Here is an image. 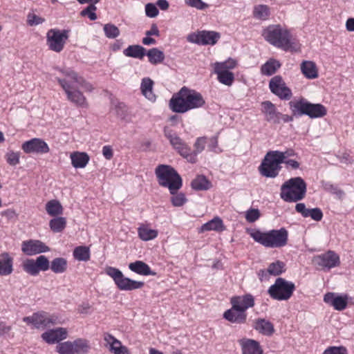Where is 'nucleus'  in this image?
Wrapping results in <instances>:
<instances>
[{
    "label": "nucleus",
    "mask_w": 354,
    "mask_h": 354,
    "mask_svg": "<svg viewBox=\"0 0 354 354\" xmlns=\"http://www.w3.org/2000/svg\"><path fill=\"white\" fill-rule=\"evenodd\" d=\"M55 69L58 70L64 76L57 77L56 80L65 91L67 99L78 106L87 107L86 99L78 89L77 85L81 86L86 91H91L93 89V86L69 68H55Z\"/></svg>",
    "instance_id": "nucleus-1"
},
{
    "label": "nucleus",
    "mask_w": 354,
    "mask_h": 354,
    "mask_svg": "<svg viewBox=\"0 0 354 354\" xmlns=\"http://www.w3.org/2000/svg\"><path fill=\"white\" fill-rule=\"evenodd\" d=\"M205 104V101L199 92L186 86L182 87L169 100L170 109L178 113L201 108Z\"/></svg>",
    "instance_id": "nucleus-2"
},
{
    "label": "nucleus",
    "mask_w": 354,
    "mask_h": 354,
    "mask_svg": "<svg viewBox=\"0 0 354 354\" xmlns=\"http://www.w3.org/2000/svg\"><path fill=\"white\" fill-rule=\"evenodd\" d=\"M262 35L269 44L283 50L297 51L299 49L298 42L280 25L268 26L263 30Z\"/></svg>",
    "instance_id": "nucleus-3"
},
{
    "label": "nucleus",
    "mask_w": 354,
    "mask_h": 354,
    "mask_svg": "<svg viewBox=\"0 0 354 354\" xmlns=\"http://www.w3.org/2000/svg\"><path fill=\"white\" fill-rule=\"evenodd\" d=\"M251 237L257 243L266 248H275L285 246L288 242V231L282 227L267 232L256 230L250 233Z\"/></svg>",
    "instance_id": "nucleus-4"
},
{
    "label": "nucleus",
    "mask_w": 354,
    "mask_h": 354,
    "mask_svg": "<svg viewBox=\"0 0 354 354\" xmlns=\"http://www.w3.org/2000/svg\"><path fill=\"white\" fill-rule=\"evenodd\" d=\"M307 185L301 177L291 178L281 186L280 197L288 203L302 200L306 193Z\"/></svg>",
    "instance_id": "nucleus-5"
},
{
    "label": "nucleus",
    "mask_w": 354,
    "mask_h": 354,
    "mask_svg": "<svg viewBox=\"0 0 354 354\" xmlns=\"http://www.w3.org/2000/svg\"><path fill=\"white\" fill-rule=\"evenodd\" d=\"M158 184L167 187L171 194H174L182 187V178L170 165H159L155 169Z\"/></svg>",
    "instance_id": "nucleus-6"
},
{
    "label": "nucleus",
    "mask_w": 354,
    "mask_h": 354,
    "mask_svg": "<svg viewBox=\"0 0 354 354\" xmlns=\"http://www.w3.org/2000/svg\"><path fill=\"white\" fill-rule=\"evenodd\" d=\"M290 109L294 116L306 115L310 118H322L326 115L325 106L321 104H312L304 99L289 102Z\"/></svg>",
    "instance_id": "nucleus-7"
},
{
    "label": "nucleus",
    "mask_w": 354,
    "mask_h": 354,
    "mask_svg": "<svg viewBox=\"0 0 354 354\" xmlns=\"http://www.w3.org/2000/svg\"><path fill=\"white\" fill-rule=\"evenodd\" d=\"M282 154L272 151H268L259 167V173L267 178H275L281 169Z\"/></svg>",
    "instance_id": "nucleus-8"
},
{
    "label": "nucleus",
    "mask_w": 354,
    "mask_h": 354,
    "mask_svg": "<svg viewBox=\"0 0 354 354\" xmlns=\"http://www.w3.org/2000/svg\"><path fill=\"white\" fill-rule=\"evenodd\" d=\"M105 272L113 279L117 287L121 290L131 291L140 289L145 285L143 281H135L124 277L119 269L113 267H106Z\"/></svg>",
    "instance_id": "nucleus-9"
},
{
    "label": "nucleus",
    "mask_w": 354,
    "mask_h": 354,
    "mask_svg": "<svg viewBox=\"0 0 354 354\" xmlns=\"http://www.w3.org/2000/svg\"><path fill=\"white\" fill-rule=\"evenodd\" d=\"M295 289V284L286 281L285 279L279 277L268 289L270 296L276 300H288L292 295Z\"/></svg>",
    "instance_id": "nucleus-10"
},
{
    "label": "nucleus",
    "mask_w": 354,
    "mask_h": 354,
    "mask_svg": "<svg viewBox=\"0 0 354 354\" xmlns=\"http://www.w3.org/2000/svg\"><path fill=\"white\" fill-rule=\"evenodd\" d=\"M213 66L218 82L228 86H232L234 81V75L230 70L236 67V62L230 58L225 62H215Z\"/></svg>",
    "instance_id": "nucleus-11"
},
{
    "label": "nucleus",
    "mask_w": 354,
    "mask_h": 354,
    "mask_svg": "<svg viewBox=\"0 0 354 354\" xmlns=\"http://www.w3.org/2000/svg\"><path fill=\"white\" fill-rule=\"evenodd\" d=\"M23 321L31 324L37 329H44L58 323V318L54 315H49L44 311L33 313L32 315L24 317Z\"/></svg>",
    "instance_id": "nucleus-12"
},
{
    "label": "nucleus",
    "mask_w": 354,
    "mask_h": 354,
    "mask_svg": "<svg viewBox=\"0 0 354 354\" xmlns=\"http://www.w3.org/2000/svg\"><path fill=\"white\" fill-rule=\"evenodd\" d=\"M164 134L180 156L189 162H194V155L189 154L190 148L173 130L166 127L164 128Z\"/></svg>",
    "instance_id": "nucleus-13"
},
{
    "label": "nucleus",
    "mask_w": 354,
    "mask_h": 354,
    "mask_svg": "<svg viewBox=\"0 0 354 354\" xmlns=\"http://www.w3.org/2000/svg\"><path fill=\"white\" fill-rule=\"evenodd\" d=\"M68 30L53 28L47 32L46 43L50 50L59 53L61 52L66 40L68 38Z\"/></svg>",
    "instance_id": "nucleus-14"
},
{
    "label": "nucleus",
    "mask_w": 354,
    "mask_h": 354,
    "mask_svg": "<svg viewBox=\"0 0 354 354\" xmlns=\"http://www.w3.org/2000/svg\"><path fill=\"white\" fill-rule=\"evenodd\" d=\"M221 35L218 32L210 30L198 31L188 35L189 42L200 45H214L220 39Z\"/></svg>",
    "instance_id": "nucleus-15"
},
{
    "label": "nucleus",
    "mask_w": 354,
    "mask_h": 354,
    "mask_svg": "<svg viewBox=\"0 0 354 354\" xmlns=\"http://www.w3.org/2000/svg\"><path fill=\"white\" fill-rule=\"evenodd\" d=\"M269 88L272 93L281 100H290L292 93L291 90L286 86L283 78L280 75H275L269 82Z\"/></svg>",
    "instance_id": "nucleus-16"
},
{
    "label": "nucleus",
    "mask_w": 354,
    "mask_h": 354,
    "mask_svg": "<svg viewBox=\"0 0 354 354\" xmlns=\"http://www.w3.org/2000/svg\"><path fill=\"white\" fill-rule=\"evenodd\" d=\"M21 149L26 153L44 154L50 151L48 144L44 140L37 138L24 142Z\"/></svg>",
    "instance_id": "nucleus-17"
},
{
    "label": "nucleus",
    "mask_w": 354,
    "mask_h": 354,
    "mask_svg": "<svg viewBox=\"0 0 354 354\" xmlns=\"http://www.w3.org/2000/svg\"><path fill=\"white\" fill-rule=\"evenodd\" d=\"M314 262L323 269L328 270L338 266L340 263L339 256L331 250L315 257Z\"/></svg>",
    "instance_id": "nucleus-18"
},
{
    "label": "nucleus",
    "mask_w": 354,
    "mask_h": 354,
    "mask_svg": "<svg viewBox=\"0 0 354 354\" xmlns=\"http://www.w3.org/2000/svg\"><path fill=\"white\" fill-rule=\"evenodd\" d=\"M21 251L26 255L32 256L50 251V248L39 240L30 239L22 242Z\"/></svg>",
    "instance_id": "nucleus-19"
},
{
    "label": "nucleus",
    "mask_w": 354,
    "mask_h": 354,
    "mask_svg": "<svg viewBox=\"0 0 354 354\" xmlns=\"http://www.w3.org/2000/svg\"><path fill=\"white\" fill-rule=\"evenodd\" d=\"M230 302L232 306H234V308L236 310H242V311L245 312L248 308L254 306V297L250 294L232 297L230 299Z\"/></svg>",
    "instance_id": "nucleus-20"
},
{
    "label": "nucleus",
    "mask_w": 354,
    "mask_h": 354,
    "mask_svg": "<svg viewBox=\"0 0 354 354\" xmlns=\"http://www.w3.org/2000/svg\"><path fill=\"white\" fill-rule=\"evenodd\" d=\"M242 354H263L259 343L252 339L243 338L239 340Z\"/></svg>",
    "instance_id": "nucleus-21"
},
{
    "label": "nucleus",
    "mask_w": 354,
    "mask_h": 354,
    "mask_svg": "<svg viewBox=\"0 0 354 354\" xmlns=\"http://www.w3.org/2000/svg\"><path fill=\"white\" fill-rule=\"evenodd\" d=\"M347 299L346 296H336L333 292H328L324 297V301L326 304L339 311L343 310L346 308Z\"/></svg>",
    "instance_id": "nucleus-22"
},
{
    "label": "nucleus",
    "mask_w": 354,
    "mask_h": 354,
    "mask_svg": "<svg viewBox=\"0 0 354 354\" xmlns=\"http://www.w3.org/2000/svg\"><path fill=\"white\" fill-rule=\"evenodd\" d=\"M295 210L301 214L304 218L310 217L315 221H320L323 218V213L320 208L315 207L312 209L306 208L303 203H297L295 206Z\"/></svg>",
    "instance_id": "nucleus-23"
},
{
    "label": "nucleus",
    "mask_w": 354,
    "mask_h": 354,
    "mask_svg": "<svg viewBox=\"0 0 354 354\" xmlns=\"http://www.w3.org/2000/svg\"><path fill=\"white\" fill-rule=\"evenodd\" d=\"M67 330L64 328H57L47 330L41 335L42 339L48 344H54L66 339Z\"/></svg>",
    "instance_id": "nucleus-24"
},
{
    "label": "nucleus",
    "mask_w": 354,
    "mask_h": 354,
    "mask_svg": "<svg viewBox=\"0 0 354 354\" xmlns=\"http://www.w3.org/2000/svg\"><path fill=\"white\" fill-rule=\"evenodd\" d=\"M262 113L266 120L269 122L279 124V112L277 111L275 105L270 101H264L261 103Z\"/></svg>",
    "instance_id": "nucleus-25"
},
{
    "label": "nucleus",
    "mask_w": 354,
    "mask_h": 354,
    "mask_svg": "<svg viewBox=\"0 0 354 354\" xmlns=\"http://www.w3.org/2000/svg\"><path fill=\"white\" fill-rule=\"evenodd\" d=\"M223 317L230 322L241 324L246 322L247 314L242 310H236L232 306L230 309L224 313Z\"/></svg>",
    "instance_id": "nucleus-26"
},
{
    "label": "nucleus",
    "mask_w": 354,
    "mask_h": 354,
    "mask_svg": "<svg viewBox=\"0 0 354 354\" xmlns=\"http://www.w3.org/2000/svg\"><path fill=\"white\" fill-rule=\"evenodd\" d=\"M129 268L131 271L144 276H155L156 273L152 271L150 267L142 261H136L129 264Z\"/></svg>",
    "instance_id": "nucleus-27"
},
{
    "label": "nucleus",
    "mask_w": 354,
    "mask_h": 354,
    "mask_svg": "<svg viewBox=\"0 0 354 354\" xmlns=\"http://www.w3.org/2000/svg\"><path fill=\"white\" fill-rule=\"evenodd\" d=\"M254 328L259 333L266 336H270L274 332V325L270 321L261 318L255 320Z\"/></svg>",
    "instance_id": "nucleus-28"
},
{
    "label": "nucleus",
    "mask_w": 354,
    "mask_h": 354,
    "mask_svg": "<svg viewBox=\"0 0 354 354\" xmlns=\"http://www.w3.org/2000/svg\"><path fill=\"white\" fill-rule=\"evenodd\" d=\"M13 259L8 252L0 254V275L6 276L10 274L12 271Z\"/></svg>",
    "instance_id": "nucleus-29"
},
{
    "label": "nucleus",
    "mask_w": 354,
    "mask_h": 354,
    "mask_svg": "<svg viewBox=\"0 0 354 354\" xmlns=\"http://www.w3.org/2000/svg\"><path fill=\"white\" fill-rule=\"evenodd\" d=\"M70 157L75 168H84L89 161V156L85 152L75 151L71 153Z\"/></svg>",
    "instance_id": "nucleus-30"
},
{
    "label": "nucleus",
    "mask_w": 354,
    "mask_h": 354,
    "mask_svg": "<svg viewBox=\"0 0 354 354\" xmlns=\"http://www.w3.org/2000/svg\"><path fill=\"white\" fill-rule=\"evenodd\" d=\"M153 81L149 77H145L142 80L140 90L142 95L151 101H155L156 95L153 92Z\"/></svg>",
    "instance_id": "nucleus-31"
},
{
    "label": "nucleus",
    "mask_w": 354,
    "mask_h": 354,
    "mask_svg": "<svg viewBox=\"0 0 354 354\" xmlns=\"http://www.w3.org/2000/svg\"><path fill=\"white\" fill-rule=\"evenodd\" d=\"M281 64L276 59L270 58L261 67V73L263 75L271 76L281 67Z\"/></svg>",
    "instance_id": "nucleus-32"
},
{
    "label": "nucleus",
    "mask_w": 354,
    "mask_h": 354,
    "mask_svg": "<svg viewBox=\"0 0 354 354\" xmlns=\"http://www.w3.org/2000/svg\"><path fill=\"white\" fill-rule=\"evenodd\" d=\"M225 230L223 221L219 217H214L211 221L203 224L201 227V232L214 230L216 232H222Z\"/></svg>",
    "instance_id": "nucleus-33"
},
{
    "label": "nucleus",
    "mask_w": 354,
    "mask_h": 354,
    "mask_svg": "<svg viewBox=\"0 0 354 354\" xmlns=\"http://www.w3.org/2000/svg\"><path fill=\"white\" fill-rule=\"evenodd\" d=\"M123 54L127 57L142 59L146 55V49L140 45H131L123 50Z\"/></svg>",
    "instance_id": "nucleus-34"
},
{
    "label": "nucleus",
    "mask_w": 354,
    "mask_h": 354,
    "mask_svg": "<svg viewBox=\"0 0 354 354\" xmlns=\"http://www.w3.org/2000/svg\"><path fill=\"white\" fill-rule=\"evenodd\" d=\"M301 71L304 76L308 79H315L318 77L315 64L311 61H304L301 64Z\"/></svg>",
    "instance_id": "nucleus-35"
},
{
    "label": "nucleus",
    "mask_w": 354,
    "mask_h": 354,
    "mask_svg": "<svg viewBox=\"0 0 354 354\" xmlns=\"http://www.w3.org/2000/svg\"><path fill=\"white\" fill-rule=\"evenodd\" d=\"M285 264L283 262L280 261H277L270 263L267 269V270H261L260 273H261V276L263 277L266 275V274H269L273 276H277L281 274L282 272L285 271L284 269Z\"/></svg>",
    "instance_id": "nucleus-36"
},
{
    "label": "nucleus",
    "mask_w": 354,
    "mask_h": 354,
    "mask_svg": "<svg viewBox=\"0 0 354 354\" xmlns=\"http://www.w3.org/2000/svg\"><path fill=\"white\" fill-rule=\"evenodd\" d=\"M74 354H86L91 349L89 341L78 338L73 342Z\"/></svg>",
    "instance_id": "nucleus-37"
},
{
    "label": "nucleus",
    "mask_w": 354,
    "mask_h": 354,
    "mask_svg": "<svg viewBox=\"0 0 354 354\" xmlns=\"http://www.w3.org/2000/svg\"><path fill=\"white\" fill-rule=\"evenodd\" d=\"M46 210L51 216H57L63 214V207L57 200H50L46 204Z\"/></svg>",
    "instance_id": "nucleus-38"
},
{
    "label": "nucleus",
    "mask_w": 354,
    "mask_h": 354,
    "mask_svg": "<svg viewBox=\"0 0 354 354\" xmlns=\"http://www.w3.org/2000/svg\"><path fill=\"white\" fill-rule=\"evenodd\" d=\"M50 268L54 273H64L67 270V261L62 257L55 258L50 262Z\"/></svg>",
    "instance_id": "nucleus-39"
},
{
    "label": "nucleus",
    "mask_w": 354,
    "mask_h": 354,
    "mask_svg": "<svg viewBox=\"0 0 354 354\" xmlns=\"http://www.w3.org/2000/svg\"><path fill=\"white\" fill-rule=\"evenodd\" d=\"M146 55L149 57V62L154 65L162 63L165 59L164 53L157 48L149 49Z\"/></svg>",
    "instance_id": "nucleus-40"
},
{
    "label": "nucleus",
    "mask_w": 354,
    "mask_h": 354,
    "mask_svg": "<svg viewBox=\"0 0 354 354\" xmlns=\"http://www.w3.org/2000/svg\"><path fill=\"white\" fill-rule=\"evenodd\" d=\"M195 190H207L212 187V183L204 176H198L191 183Z\"/></svg>",
    "instance_id": "nucleus-41"
},
{
    "label": "nucleus",
    "mask_w": 354,
    "mask_h": 354,
    "mask_svg": "<svg viewBox=\"0 0 354 354\" xmlns=\"http://www.w3.org/2000/svg\"><path fill=\"white\" fill-rule=\"evenodd\" d=\"M49 226L53 232H61L66 226V220L64 217L57 216L50 221Z\"/></svg>",
    "instance_id": "nucleus-42"
},
{
    "label": "nucleus",
    "mask_w": 354,
    "mask_h": 354,
    "mask_svg": "<svg viewBox=\"0 0 354 354\" xmlns=\"http://www.w3.org/2000/svg\"><path fill=\"white\" fill-rule=\"evenodd\" d=\"M73 257L81 261H87L90 259V250L86 246H77L73 250Z\"/></svg>",
    "instance_id": "nucleus-43"
},
{
    "label": "nucleus",
    "mask_w": 354,
    "mask_h": 354,
    "mask_svg": "<svg viewBox=\"0 0 354 354\" xmlns=\"http://www.w3.org/2000/svg\"><path fill=\"white\" fill-rule=\"evenodd\" d=\"M138 236L142 241H147L156 238L158 232L155 230L148 229L147 227H139Z\"/></svg>",
    "instance_id": "nucleus-44"
},
{
    "label": "nucleus",
    "mask_w": 354,
    "mask_h": 354,
    "mask_svg": "<svg viewBox=\"0 0 354 354\" xmlns=\"http://www.w3.org/2000/svg\"><path fill=\"white\" fill-rule=\"evenodd\" d=\"M269 8L265 5H259L254 7L253 15L257 19L265 20L269 16Z\"/></svg>",
    "instance_id": "nucleus-45"
},
{
    "label": "nucleus",
    "mask_w": 354,
    "mask_h": 354,
    "mask_svg": "<svg viewBox=\"0 0 354 354\" xmlns=\"http://www.w3.org/2000/svg\"><path fill=\"white\" fill-rule=\"evenodd\" d=\"M23 268L24 271L32 276L37 275L40 272L34 259H26L23 263Z\"/></svg>",
    "instance_id": "nucleus-46"
},
{
    "label": "nucleus",
    "mask_w": 354,
    "mask_h": 354,
    "mask_svg": "<svg viewBox=\"0 0 354 354\" xmlns=\"http://www.w3.org/2000/svg\"><path fill=\"white\" fill-rule=\"evenodd\" d=\"M206 145V138L205 137H200L198 138L196 140L194 147V151H189V154L194 155V162L193 163H195L197 161V155L200 153H201L205 147Z\"/></svg>",
    "instance_id": "nucleus-47"
},
{
    "label": "nucleus",
    "mask_w": 354,
    "mask_h": 354,
    "mask_svg": "<svg viewBox=\"0 0 354 354\" xmlns=\"http://www.w3.org/2000/svg\"><path fill=\"white\" fill-rule=\"evenodd\" d=\"M56 351L59 354H74L73 342L67 341L59 344Z\"/></svg>",
    "instance_id": "nucleus-48"
},
{
    "label": "nucleus",
    "mask_w": 354,
    "mask_h": 354,
    "mask_svg": "<svg viewBox=\"0 0 354 354\" xmlns=\"http://www.w3.org/2000/svg\"><path fill=\"white\" fill-rule=\"evenodd\" d=\"M97 10V7L94 3H89V5L83 9L80 12L82 17H88L91 21H94L97 19V15L95 11Z\"/></svg>",
    "instance_id": "nucleus-49"
},
{
    "label": "nucleus",
    "mask_w": 354,
    "mask_h": 354,
    "mask_svg": "<svg viewBox=\"0 0 354 354\" xmlns=\"http://www.w3.org/2000/svg\"><path fill=\"white\" fill-rule=\"evenodd\" d=\"M105 35L108 38H115L120 35V30L117 26L111 24H106L104 26Z\"/></svg>",
    "instance_id": "nucleus-50"
},
{
    "label": "nucleus",
    "mask_w": 354,
    "mask_h": 354,
    "mask_svg": "<svg viewBox=\"0 0 354 354\" xmlns=\"http://www.w3.org/2000/svg\"><path fill=\"white\" fill-rule=\"evenodd\" d=\"M171 195V202L174 207H181L187 202V198L183 193L177 194L176 192Z\"/></svg>",
    "instance_id": "nucleus-51"
},
{
    "label": "nucleus",
    "mask_w": 354,
    "mask_h": 354,
    "mask_svg": "<svg viewBox=\"0 0 354 354\" xmlns=\"http://www.w3.org/2000/svg\"><path fill=\"white\" fill-rule=\"evenodd\" d=\"M35 261L39 271H46L50 268V261L44 255L39 256Z\"/></svg>",
    "instance_id": "nucleus-52"
},
{
    "label": "nucleus",
    "mask_w": 354,
    "mask_h": 354,
    "mask_svg": "<svg viewBox=\"0 0 354 354\" xmlns=\"http://www.w3.org/2000/svg\"><path fill=\"white\" fill-rule=\"evenodd\" d=\"M115 113L117 117L120 120H126L128 115L127 106L123 103H118L115 106Z\"/></svg>",
    "instance_id": "nucleus-53"
},
{
    "label": "nucleus",
    "mask_w": 354,
    "mask_h": 354,
    "mask_svg": "<svg viewBox=\"0 0 354 354\" xmlns=\"http://www.w3.org/2000/svg\"><path fill=\"white\" fill-rule=\"evenodd\" d=\"M322 354H348L347 349L343 346H329Z\"/></svg>",
    "instance_id": "nucleus-54"
},
{
    "label": "nucleus",
    "mask_w": 354,
    "mask_h": 354,
    "mask_svg": "<svg viewBox=\"0 0 354 354\" xmlns=\"http://www.w3.org/2000/svg\"><path fill=\"white\" fill-rule=\"evenodd\" d=\"M45 21V19L35 14L29 13L27 16L28 24L30 26H37Z\"/></svg>",
    "instance_id": "nucleus-55"
},
{
    "label": "nucleus",
    "mask_w": 354,
    "mask_h": 354,
    "mask_svg": "<svg viewBox=\"0 0 354 354\" xmlns=\"http://www.w3.org/2000/svg\"><path fill=\"white\" fill-rule=\"evenodd\" d=\"M260 217V212L258 209L251 208L246 212L245 219L249 223H254Z\"/></svg>",
    "instance_id": "nucleus-56"
},
{
    "label": "nucleus",
    "mask_w": 354,
    "mask_h": 354,
    "mask_svg": "<svg viewBox=\"0 0 354 354\" xmlns=\"http://www.w3.org/2000/svg\"><path fill=\"white\" fill-rule=\"evenodd\" d=\"M7 162L12 166H15L19 162V153L10 151L6 155Z\"/></svg>",
    "instance_id": "nucleus-57"
},
{
    "label": "nucleus",
    "mask_w": 354,
    "mask_h": 354,
    "mask_svg": "<svg viewBox=\"0 0 354 354\" xmlns=\"http://www.w3.org/2000/svg\"><path fill=\"white\" fill-rule=\"evenodd\" d=\"M185 1L189 6L198 10H205L209 7V5L202 1V0H185Z\"/></svg>",
    "instance_id": "nucleus-58"
},
{
    "label": "nucleus",
    "mask_w": 354,
    "mask_h": 354,
    "mask_svg": "<svg viewBox=\"0 0 354 354\" xmlns=\"http://www.w3.org/2000/svg\"><path fill=\"white\" fill-rule=\"evenodd\" d=\"M110 351L114 354H129L127 347L122 345L120 341H115L113 348H110Z\"/></svg>",
    "instance_id": "nucleus-59"
},
{
    "label": "nucleus",
    "mask_w": 354,
    "mask_h": 354,
    "mask_svg": "<svg viewBox=\"0 0 354 354\" xmlns=\"http://www.w3.org/2000/svg\"><path fill=\"white\" fill-rule=\"evenodd\" d=\"M145 13L147 17L153 18L158 15V10L153 3H149L145 6Z\"/></svg>",
    "instance_id": "nucleus-60"
},
{
    "label": "nucleus",
    "mask_w": 354,
    "mask_h": 354,
    "mask_svg": "<svg viewBox=\"0 0 354 354\" xmlns=\"http://www.w3.org/2000/svg\"><path fill=\"white\" fill-rule=\"evenodd\" d=\"M104 340L106 342L107 344L109 345V349L113 348V345L115 344V341H119L109 333L104 334Z\"/></svg>",
    "instance_id": "nucleus-61"
},
{
    "label": "nucleus",
    "mask_w": 354,
    "mask_h": 354,
    "mask_svg": "<svg viewBox=\"0 0 354 354\" xmlns=\"http://www.w3.org/2000/svg\"><path fill=\"white\" fill-rule=\"evenodd\" d=\"M102 154L107 160H110L113 157V150L110 146H104L102 148Z\"/></svg>",
    "instance_id": "nucleus-62"
},
{
    "label": "nucleus",
    "mask_w": 354,
    "mask_h": 354,
    "mask_svg": "<svg viewBox=\"0 0 354 354\" xmlns=\"http://www.w3.org/2000/svg\"><path fill=\"white\" fill-rule=\"evenodd\" d=\"M145 35L147 36H151V35L159 36L160 32H159V30H158L156 24H153L151 25V29L149 30H147L145 32Z\"/></svg>",
    "instance_id": "nucleus-63"
},
{
    "label": "nucleus",
    "mask_w": 354,
    "mask_h": 354,
    "mask_svg": "<svg viewBox=\"0 0 354 354\" xmlns=\"http://www.w3.org/2000/svg\"><path fill=\"white\" fill-rule=\"evenodd\" d=\"M346 28L349 32L354 31V18H348L346 21Z\"/></svg>",
    "instance_id": "nucleus-64"
}]
</instances>
